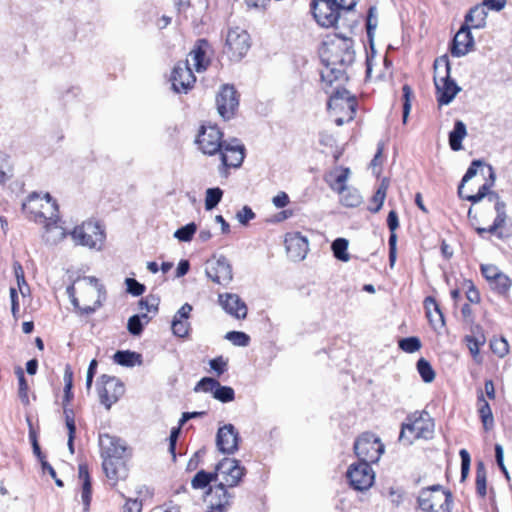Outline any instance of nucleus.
Wrapping results in <instances>:
<instances>
[{
  "instance_id": "9",
  "label": "nucleus",
  "mask_w": 512,
  "mask_h": 512,
  "mask_svg": "<svg viewBox=\"0 0 512 512\" xmlns=\"http://www.w3.org/2000/svg\"><path fill=\"white\" fill-rule=\"evenodd\" d=\"M214 473L218 483L233 488L239 485L246 469L235 458H223L216 464Z\"/></svg>"
},
{
  "instance_id": "27",
  "label": "nucleus",
  "mask_w": 512,
  "mask_h": 512,
  "mask_svg": "<svg viewBox=\"0 0 512 512\" xmlns=\"http://www.w3.org/2000/svg\"><path fill=\"white\" fill-rule=\"evenodd\" d=\"M192 311L189 303L183 304L176 312L171 323V329L175 336L184 338L189 334L190 323L188 321Z\"/></svg>"
},
{
  "instance_id": "15",
  "label": "nucleus",
  "mask_w": 512,
  "mask_h": 512,
  "mask_svg": "<svg viewBox=\"0 0 512 512\" xmlns=\"http://www.w3.org/2000/svg\"><path fill=\"white\" fill-rule=\"evenodd\" d=\"M244 151L245 147L239 140L226 142L218 152L221 159L220 173L227 175L229 168L240 167L245 157Z\"/></svg>"
},
{
  "instance_id": "36",
  "label": "nucleus",
  "mask_w": 512,
  "mask_h": 512,
  "mask_svg": "<svg viewBox=\"0 0 512 512\" xmlns=\"http://www.w3.org/2000/svg\"><path fill=\"white\" fill-rule=\"evenodd\" d=\"M113 359L115 363L125 367H133L142 363L141 355L130 350L117 351Z\"/></svg>"
},
{
  "instance_id": "10",
  "label": "nucleus",
  "mask_w": 512,
  "mask_h": 512,
  "mask_svg": "<svg viewBox=\"0 0 512 512\" xmlns=\"http://www.w3.org/2000/svg\"><path fill=\"white\" fill-rule=\"evenodd\" d=\"M223 133L216 125H202L196 138L199 150L206 155L217 154L225 145Z\"/></svg>"
},
{
  "instance_id": "37",
  "label": "nucleus",
  "mask_w": 512,
  "mask_h": 512,
  "mask_svg": "<svg viewBox=\"0 0 512 512\" xmlns=\"http://www.w3.org/2000/svg\"><path fill=\"white\" fill-rule=\"evenodd\" d=\"M465 342L473 359L480 363L482 360L480 357V347L484 345L485 337L482 334L467 335L465 336Z\"/></svg>"
},
{
  "instance_id": "49",
  "label": "nucleus",
  "mask_w": 512,
  "mask_h": 512,
  "mask_svg": "<svg viewBox=\"0 0 512 512\" xmlns=\"http://www.w3.org/2000/svg\"><path fill=\"white\" fill-rule=\"evenodd\" d=\"M490 286L498 294L504 295L511 288V280L507 275L501 273L490 283Z\"/></svg>"
},
{
  "instance_id": "31",
  "label": "nucleus",
  "mask_w": 512,
  "mask_h": 512,
  "mask_svg": "<svg viewBox=\"0 0 512 512\" xmlns=\"http://www.w3.org/2000/svg\"><path fill=\"white\" fill-rule=\"evenodd\" d=\"M208 48V42L204 39H200L197 41L196 46L189 54V57L197 72L206 70L207 66L209 65V59L206 57Z\"/></svg>"
},
{
  "instance_id": "55",
  "label": "nucleus",
  "mask_w": 512,
  "mask_h": 512,
  "mask_svg": "<svg viewBox=\"0 0 512 512\" xmlns=\"http://www.w3.org/2000/svg\"><path fill=\"white\" fill-rule=\"evenodd\" d=\"M484 165H485V163L482 160H479V159L473 160L471 162L469 168L467 169L466 173L464 174L459 187H461V189L463 190L465 183H467L469 180H471L473 177H475L477 174L478 168L481 166H484Z\"/></svg>"
},
{
  "instance_id": "52",
  "label": "nucleus",
  "mask_w": 512,
  "mask_h": 512,
  "mask_svg": "<svg viewBox=\"0 0 512 512\" xmlns=\"http://www.w3.org/2000/svg\"><path fill=\"white\" fill-rule=\"evenodd\" d=\"M225 339L232 342L235 346L240 347L247 346L250 341V337L246 333L240 331H230L226 333Z\"/></svg>"
},
{
  "instance_id": "28",
  "label": "nucleus",
  "mask_w": 512,
  "mask_h": 512,
  "mask_svg": "<svg viewBox=\"0 0 512 512\" xmlns=\"http://www.w3.org/2000/svg\"><path fill=\"white\" fill-rule=\"evenodd\" d=\"M496 217L493 224L488 228H477L476 231L480 236L484 233H490L497 236L499 239L508 238L512 235L511 232L505 231V225L507 221L506 211H503V205L498 203Z\"/></svg>"
},
{
  "instance_id": "4",
  "label": "nucleus",
  "mask_w": 512,
  "mask_h": 512,
  "mask_svg": "<svg viewBox=\"0 0 512 512\" xmlns=\"http://www.w3.org/2000/svg\"><path fill=\"white\" fill-rule=\"evenodd\" d=\"M434 433V422L425 412H415L406 418L402 424L399 440L412 444L415 439H429Z\"/></svg>"
},
{
  "instance_id": "60",
  "label": "nucleus",
  "mask_w": 512,
  "mask_h": 512,
  "mask_svg": "<svg viewBox=\"0 0 512 512\" xmlns=\"http://www.w3.org/2000/svg\"><path fill=\"white\" fill-rule=\"evenodd\" d=\"M255 213L249 206H244L241 210H239L236 214V219L242 225H247L249 221L255 218Z\"/></svg>"
},
{
  "instance_id": "32",
  "label": "nucleus",
  "mask_w": 512,
  "mask_h": 512,
  "mask_svg": "<svg viewBox=\"0 0 512 512\" xmlns=\"http://www.w3.org/2000/svg\"><path fill=\"white\" fill-rule=\"evenodd\" d=\"M487 10L482 4L475 5L465 15L464 26L470 29H482L486 26Z\"/></svg>"
},
{
  "instance_id": "43",
  "label": "nucleus",
  "mask_w": 512,
  "mask_h": 512,
  "mask_svg": "<svg viewBox=\"0 0 512 512\" xmlns=\"http://www.w3.org/2000/svg\"><path fill=\"white\" fill-rule=\"evenodd\" d=\"M487 473L483 462H478L476 467V491L484 498L487 494Z\"/></svg>"
},
{
  "instance_id": "8",
  "label": "nucleus",
  "mask_w": 512,
  "mask_h": 512,
  "mask_svg": "<svg viewBox=\"0 0 512 512\" xmlns=\"http://www.w3.org/2000/svg\"><path fill=\"white\" fill-rule=\"evenodd\" d=\"M385 446L373 433H363L354 443V452L360 462L376 463L384 453Z\"/></svg>"
},
{
  "instance_id": "6",
  "label": "nucleus",
  "mask_w": 512,
  "mask_h": 512,
  "mask_svg": "<svg viewBox=\"0 0 512 512\" xmlns=\"http://www.w3.org/2000/svg\"><path fill=\"white\" fill-rule=\"evenodd\" d=\"M22 208L31 215V219L39 223L53 220L58 216V205L49 193L43 196L36 192L31 193Z\"/></svg>"
},
{
  "instance_id": "63",
  "label": "nucleus",
  "mask_w": 512,
  "mask_h": 512,
  "mask_svg": "<svg viewBox=\"0 0 512 512\" xmlns=\"http://www.w3.org/2000/svg\"><path fill=\"white\" fill-rule=\"evenodd\" d=\"M139 304L141 309H146L148 312H156L158 309V300L154 297L141 299Z\"/></svg>"
},
{
  "instance_id": "23",
  "label": "nucleus",
  "mask_w": 512,
  "mask_h": 512,
  "mask_svg": "<svg viewBox=\"0 0 512 512\" xmlns=\"http://www.w3.org/2000/svg\"><path fill=\"white\" fill-rule=\"evenodd\" d=\"M219 304L226 313L236 319H245L247 316V306L245 302L234 293H224L218 296Z\"/></svg>"
},
{
  "instance_id": "45",
  "label": "nucleus",
  "mask_w": 512,
  "mask_h": 512,
  "mask_svg": "<svg viewBox=\"0 0 512 512\" xmlns=\"http://www.w3.org/2000/svg\"><path fill=\"white\" fill-rule=\"evenodd\" d=\"M223 197V190L219 187L208 188L205 192V209L210 211L214 209Z\"/></svg>"
},
{
  "instance_id": "57",
  "label": "nucleus",
  "mask_w": 512,
  "mask_h": 512,
  "mask_svg": "<svg viewBox=\"0 0 512 512\" xmlns=\"http://www.w3.org/2000/svg\"><path fill=\"white\" fill-rule=\"evenodd\" d=\"M127 291L133 296H140L145 292V286L134 278H126Z\"/></svg>"
},
{
  "instance_id": "42",
  "label": "nucleus",
  "mask_w": 512,
  "mask_h": 512,
  "mask_svg": "<svg viewBox=\"0 0 512 512\" xmlns=\"http://www.w3.org/2000/svg\"><path fill=\"white\" fill-rule=\"evenodd\" d=\"M64 415H65L66 427L68 429L67 445H68L69 451L71 453H74V439H75L76 425H75L73 410L68 409L64 405Z\"/></svg>"
},
{
  "instance_id": "22",
  "label": "nucleus",
  "mask_w": 512,
  "mask_h": 512,
  "mask_svg": "<svg viewBox=\"0 0 512 512\" xmlns=\"http://www.w3.org/2000/svg\"><path fill=\"white\" fill-rule=\"evenodd\" d=\"M228 488L229 487L220 483L209 486V489L206 493L209 503L208 508L226 512L231 504V499L233 497V495L228 492Z\"/></svg>"
},
{
  "instance_id": "51",
  "label": "nucleus",
  "mask_w": 512,
  "mask_h": 512,
  "mask_svg": "<svg viewBox=\"0 0 512 512\" xmlns=\"http://www.w3.org/2000/svg\"><path fill=\"white\" fill-rule=\"evenodd\" d=\"M142 318H144L146 320V322L149 321V318L147 317L146 314L133 315L129 318L128 324H127V329L129 331V333H131L134 336H138L142 333V330H143V324L141 322Z\"/></svg>"
},
{
  "instance_id": "48",
  "label": "nucleus",
  "mask_w": 512,
  "mask_h": 512,
  "mask_svg": "<svg viewBox=\"0 0 512 512\" xmlns=\"http://www.w3.org/2000/svg\"><path fill=\"white\" fill-rule=\"evenodd\" d=\"M417 370L424 382L430 383L435 379V372L425 358H420L417 361Z\"/></svg>"
},
{
  "instance_id": "14",
  "label": "nucleus",
  "mask_w": 512,
  "mask_h": 512,
  "mask_svg": "<svg viewBox=\"0 0 512 512\" xmlns=\"http://www.w3.org/2000/svg\"><path fill=\"white\" fill-rule=\"evenodd\" d=\"M346 476L351 487L358 491L369 489L375 480V473L370 464L360 461L349 466Z\"/></svg>"
},
{
  "instance_id": "47",
  "label": "nucleus",
  "mask_w": 512,
  "mask_h": 512,
  "mask_svg": "<svg viewBox=\"0 0 512 512\" xmlns=\"http://www.w3.org/2000/svg\"><path fill=\"white\" fill-rule=\"evenodd\" d=\"M15 374L18 378V384H19V388H18V395H19V398L20 400L22 401V403L24 404H28L29 403V397H28V390H29V387H28V383L25 379V375H24V371L21 367H16L15 369Z\"/></svg>"
},
{
  "instance_id": "46",
  "label": "nucleus",
  "mask_w": 512,
  "mask_h": 512,
  "mask_svg": "<svg viewBox=\"0 0 512 512\" xmlns=\"http://www.w3.org/2000/svg\"><path fill=\"white\" fill-rule=\"evenodd\" d=\"M344 100L343 103L347 106V114H336L335 123L337 126H342L344 123L352 121L356 114L357 101L349 100L348 98Z\"/></svg>"
},
{
  "instance_id": "25",
  "label": "nucleus",
  "mask_w": 512,
  "mask_h": 512,
  "mask_svg": "<svg viewBox=\"0 0 512 512\" xmlns=\"http://www.w3.org/2000/svg\"><path fill=\"white\" fill-rule=\"evenodd\" d=\"M286 251L293 261L303 260L309 250L308 240L300 233L288 235L285 239Z\"/></svg>"
},
{
  "instance_id": "24",
  "label": "nucleus",
  "mask_w": 512,
  "mask_h": 512,
  "mask_svg": "<svg viewBox=\"0 0 512 512\" xmlns=\"http://www.w3.org/2000/svg\"><path fill=\"white\" fill-rule=\"evenodd\" d=\"M474 47V38L471 29L468 26L462 25L459 31L454 36L451 54L454 57H463L467 55Z\"/></svg>"
},
{
  "instance_id": "3",
  "label": "nucleus",
  "mask_w": 512,
  "mask_h": 512,
  "mask_svg": "<svg viewBox=\"0 0 512 512\" xmlns=\"http://www.w3.org/2000/svg\"><path fill=\"white\" fill-rule=\"evenodd\" d=\"M434 69L437 101L440 105H448L461 91V88L450 77V63L446 56L435 61Z\"/></svg>"
},
{
  "instance_id": "58",
  "label": "nucleus",
  "mask_w": 512,
  "mask_h": 512,
  "mask_svg": "<svg viewBox=\"0 0 512 512\" xmlns=\"http://www.w3.org/2000/svg\"><path fill=\"white\" fill-rule=\"evenodd\" d=\"M481 272L489 283H491L498 275L502 273L497 266L492 264L481 265Z\"/></svg>"
},
{
  "instance_id": "11",
  "label": "nucleus",
  "mask_w": 512,
  "mask_h": 512,
  "mask_svg": "<svg viewBox=\"0 0 512 512\" xmlns=\"http://www.w3.org/2000/svg\"><path fill=\"white\" fill-rule=\"evenodd\" d=\"M250 36L246 30L234 27L228 30L225 53L233 61H240L250 49Z\"/></svg>"
},
{
  "instance_id": "34",
  "label": "nucleus",
  "mask_w": 512,
  "mask_h": 512,
  "mask_svg": "<svg viewBox=\"0 0 512 512\" xmlns=\"http://www.w3.org/2000/svg\"><path fill=\"white\" fill-rule=\"evenodd\" d=\"M78 476L82 481L81 498L84 505V512H87L91 503V483L88 469L85 465H79Z\"/></svg>"
},
{
  "instance_id": "19",
  "label": "nucleus",
  "mask_w": 512,
  "mask_h": 512,
  "mask_svg": "<svg viewBox=\"0 0 512 512\" xmlns=\"http://www.w3.org/2000/svg\"><path fill=\"white\" fill-rule=\"evenodd\" d=\"M195 392L203 391L205 393H212L213 397L223 403H228L234 400L235 392L232 387L223 386L214 378H202L194 388Z\"/></svg>"
},
{
  "instance_id": "29",
  "label": "nucleus",
  "mask_w": 512,
  "mask_h": 512,
  "mask_svg": "<svg viewBox=\"0 0 512 512\" xmlns=\"http://www.w3.org/2000/svg\"><path fill=\"white\" fill-rule=\"evenodd\" d=\"M350 174L351 172L349 168L337 167L328 174L326 181L333 191L342 193L347 188V181Z\"/></svg>"
},
{
  "instance_id": "5",
  "label": "nucleus",
  "mask_w": 512,
  "mask_h": 512,
  "mask_svg": "<svg viewBox=\"0 0 512 512\" xmlns=\"http://www.w3.org/2000/svg\"><path fill=\"white\" fill-rule=\"evenodd\" d=\"M423 512H451L453 496L450 491L437 484L423 488L417 498Z\"/></svg>"
},
{
  "instance_id": "35",
  "label": "nucleus",
  "mask_w": 512,
  "mask_h": 512,
  "mask_svg": "<svg viewBox=\"0 0 512 512\" xmlns=\"http://www.w3.org/2000/svg\"><path fill=\"white\" fill-rule=\"evenodd\" d=\"M467 135L466 125L457 120L454 124L453 130L449 133V145L453 151L462 149V141Z\"/></svg>"
},
{
  "instance_id": "61",
  "label": "nucleus",
  "mask_w": 512,
  "mask_h": 512,
  "mask_svg": "<svg viewBox=\"0 0 512 512\" xmlns=\"http://www.w3.org/2000/svg\"><path fill=\"white\" fill-rule=\"evenodd\" d=\"M227 364V360L222 356L216 357L209 362L211 369L215 371L218 376L222 375L226 371Z\"/></svg>"
},
{
  "instance_id": "64",
  "label": "nucleus",
  "mask_w": 512,
  "mask_h": 512,
  "mask_svg": "<svg viewBox=\"0 0 512 512\" xmlns=\"http://www.w3.org/2000/svg\"><path fill=\"white\" fill-rule=\"evenodd\" d=\"M142 503L137 499H128L123 507L124 512H141Z\"/></svg>"
},
{
  "instance_id": "41",
  "label": "nucleus",
  "mask_w": 512,
  "mask_h": 512,
  "mask_svg": "<svg viewBox=\"0 0 512 512\" xmlns=\"http://www.w3.org/2000/svg\"><path fill=\"white\" fill-rule=\"evenodd\" d=\"M348 245V240L345 238L334 240L331 245L334 257L342 262H348L350 260V255L347 251Z\"/></svg>"
},
{
  "instance_id": "7",
  "label": "nucleus",
  "mask_w": 512,
  "mask_h": 512,
  "mask_svg": "<svg viewBox=\"0 0 512 512\" xmlns=\"http://www.w3.org/2000/svg\"><path fill=\"white\" fill-rule=\"evenodd\" d=\"M73 241L77 245L85 246L90 249H101L105 232L101 225L95 221H86L74 228L70 233Z\"/></svg>"
},
{
  "instance_id": "30",
  "label": "nucleus",
  "mask_w": 512,
  "mask_h": 512,
  "mask_svg": "<svg viewBox=\"0 0 512 512\" xmlns=\"http://www.w3.org/2000/svg\"><path fill=\"white\" fill-rule=\"evenodd\" d=\"M58 218L57 216L53 220L43 222L45 229L43 239L47 244L55 245L62 241L67 235L66 230L58 224Z\"/></svg>"
},
{
  "instance_id": "16",
  "label": "nucleus",
  "mask_w": 512,
  "mask_h": 512,
  "mask_svg": "<svg viewBox=\"0 0 512 512\" xmlns=\"http://www.w3.org/2000/svg\"><path fill=\"white\" fill-rule=\"evenodd\" d=\"M101 386L99 388L100 402L107 408L118 401L124 394L123 383L114 376L102 375L100 378Z\"/></svg>"
},
{
  "instance_id": "54",
  "label": "nucleus",
  "mask_w": 512,
  "mask_h": 512,
  "mask_svg": "<svg viewBox=\"0 0 512 512\" xmlns=\"http://www.w3.org/2000/svg\"><path fill=\"white\" fill-rule=\"evenodd\" d=\"M399 347L407 353H414L421 348L420 339L417 337H407L399 341Z\"/></svg>"
},
{
  "instance_id": "62",
  "label": "nucleus",
  "mask_w": 512,
  "mask_h": 512,
  "mask_svg": "<svg viewBox=\"0 0 512 512\" xmlns=\"http://www.w3.org/2000/svg\"><path fill=\"white\" fill-rule=\"evenodd\" d=\"M481 4L486 10L501 11L506 6V0H483Z\"/></svg>"
},
{
  "instance_id": "40",
  "label": "nucleus",
  "mask_w": 512,
  "mask_h": 512,
  "mask_svg": "<svg viewBox=\"0 0 512 512\" xmlns=\"http://www.w3.org/2000/svg\"><path fill=\"white\" fill-rule=\"evenodd\" d=\"M387 189H388V181L386 179H383L371 199V203L374 204V206H369L368 209L370 212L377 213L382 208L383 203L386 198Z\"/></svg>"
},
{
  "instance_id": "18",
  "label": "nucleus",
  "mask_w": 512,
  "mask_h": 512,
  "mask_svg": "<svg viewBox=\"0 0 512 512\" xmlns=\"http://www.w3.org/2000/svg\"><path fill=\"white\" fill-rule=\"evenodd\" d=\"M205 272L207 277L217 284L227 285L233 279L231 264L225 256L208 261Z\"/></svg>"
},
{
  "instance_id": "1",
  "label": "nucleus",
  "mask_w": 512,
  "mask_h": 512,
  "mask_svg": "<svg viewBox=\"0 0 512 512\" xmlns=\"http://www.w3.org/2000/svg\"><path fill=\"white\" fill-rule=\"evenodd\" d=\"M320 57L324 64L321 80L327 87L347 80L346 69L354 62L355 51L350 38L334 35L323 43Z\"/></svg>"
},
{
  "instance_id": "33",
  "label": "nucleus",
  "mask_w": 512,
  "mask_h": 512,
  "mask_svg": "<svg viewBox=\"0 0 512 512\" xmlns=\"http://www.w3.org/2000/svg\"><path fill=\"white\" fill-rule=\"evenodd\" d=\"M426 314L434 330L442 329L445 325L444 315L439 304L433 297H427L424 301Z\"/></svg>"
},
{
  "instance_id": "21",
  "label": "nucleus",
  "mask_w": 512,
  "mask_h": 512,
  "mask_svg": "<svg viewBox=\"0 0 512 512\" xmlns=\"http://www.w3.org/2000/svg\"><path fill=\"white\" fill-rule=\"evenodd\" d=\"M239 433L232 424H226L218 429L216 445L223 454H234L238 450Z\"/></svg>"
},
{
  "instance_id": "17",
  "label": "nucleus",
  "mask_w": 512,
  "mask_h": 512,
  "mask_svg": "<svg viewBox=\"0 0 512 512\" xmlns=\"http://www.w3.org/2000/svg\"><path fill=\"white\" fill-rule=\"evenodd\" d=\"M170 81L173 90L177 93H187L193 87L196 77L191 70L189 60L180 61L174 66Z\"/></svg>"
},
{
  "instance_id": "44",
  "label": "nucleus",
  "mask_w": 512,
  "mask_h": 512,
  "mask_svg": "<svg viewBox=\"0 0 512 512\" xmlns=\"http://www.w3.org/2000/svg\"><path fill=\"white\" fill-rule=\"evenodd\" d=\"M340 195V202L346 207H357L362 201V197L356 189L347 187Z\"/></svg>"
},
{
  "instance_id": "39",
  "label": "nucleus",
  "mask_w": 512,
  "mask_h": 512,
  "mask_svg": "<svg viewBox=\"0 0 512 512\" xmlns=\"http://www.w3.org/2000/svg\"><path fill=\"white\" fill-rule=\"evenodd\" d=\"M212 482H217L214 471L207 472L205 470H200L194 475L191 481V486L194 489H204Z\"/></svg>"
},
{
  "instance_id": "50",
  "label": "nucleus",
  "mask_w": 512,
  "mask_h": 512,
  "mask_svg": "<svg viewBox=\"0 0 512 512\" xmlns=\"http://www.w3.org/2000/svg\"><path fill=\"white\" fill-rule=\"evenodd\" d=\"M197 230V226L194 222L188 223L187 225L177 229L174 233V237L179 241L189 242L192 240L193 235Z\"/></svg>"
},
{
  "instance_id": "13",
  "label": "nucleus",
  "mask_w": 512,
  "mask_h": 512,
  "mask_svg": "<svg viewBox=\"0 0 512 512\" xmlns=\"http://www.w3.org/2000/svg\"><path fill=\"white\" fill-rule=\"evenodd\" d=\"M313 16L322 27H334L342 9L337 0H314L311 5Z\"/></svg>"
},
{
  "instance_id": "38",
  "label": "nucleus",
  "mask_w": 512,
  "mask_h": 512,
  "mask_svg": "<svg viewBox=\"0 0 512 512\" xmlns=\"http://www.w3.org/2000/svg\"><path fill=\"white\" fill-rule=\"evenodd\" d=\"M478 401L480 403L479 406V415L481 421L483 423V427L486 431L490 430L493 427L494 419L492 415V411L489 403L485 400L483 394L478 397Z\"/></svg>"
},
{
  "instance_id": "26",
  "label": "nucleus",
  "mask_w": 512,
  "mask_h": 512,
  "mask_svg": "<svg viewBox=\"0 0 512 512\" xmlns=\"http://www.w3.org/2000/svg\"><path fill=\"white\" fill-rule=\"evenodd\" d=\"M339 83L334 91H329L326 85H324V89L327 94H330V98L328 101V109L331 110L334 114H347V106L343 102L344 99L348 98L349 100L357 101L355 96L351 95L350 92L346 89H341Z\"/></svg>"
},
{
  "instance_id": "59",
  "label": "nucleus",
  "mask_w": 512,
  "mask_h": 512,
  "mask_svg": "<svg viewBox=\"0 0 512 512\" xmlns=\"http://www.w3.org/2000/svg\"><path fill=\"white\" fill-rule=\"evenodd\" d=\"M459 455L461 458V478L464 480L470 470L471 458L469 452L466 449H461Z\"/></svg>"
},
{
  "instance_id": "56",
  "label": "nucleus",
  "mask_w": 512,
  "mask_h": 512,
  "mask_svg": "<svg viewBox=\"0 0 512 512\" xmlns=\"http://www.w3.org/2000/svg\"><path fill=\"white\" fill-rule=\"evenodd\" d=\"M403 91V123L405 124L407 122L409 113L411 111V96H412V89L409 85H404L402 88Z\"/></svg>"
},
{
  "instance_id": "53",
  "label": "nucleus",
  "mask_w": 512,
  "mask_h": 512,
  "mask_svg": "<svg viewBox=\"0 0 512 512\" xmlns=\"http://www.w3.org/2000/svg\"><path fill=\"white\" fill-rule=\"evenodd\" d=\"M490 348L494 354L504 357L509 352V345L505 338H495L490 342Z\"/></svg>"
},
{
  "instance_id": "2",
  "label": "nucleus",
  "mask_w": 512,
  "mask_h": 512,
  "mask_svg": "<svg viewBox=\"0 0 512 512\" xmlns=\"http://www.w3.org/2000/svg\"><path fill=\"white\" fill-rule=\"evenodd\" d=\"M99 447L103 459V469L111 480H119L126 477V466L123 457L126 446L119 438L104 433L99 435Z\"/></svg>"
},
{
  "instance_id": "12",
  "label": "nucleus",
  "mask_w": 512,
  "mask_h": 512,
  "mask_svg": "<svg viewBox=\"0 0 512 512\" xmlns=\"http://www.w3.org/2000/svg\"><path fill=\"white\" fill-rule=\"evenodd\" d=\"M487 168L489 170V180L485 182L479 189L476 194H464L461 187H458V195L460 198L465 199L467 201H470L473 204H476L483 200L484 198H487L489 202L494 203V209L497 211L498 203L503 205V211H506V204L501 199L498 193L495 191H492L491 188L493 187L495 180H496V174L491 165H487Z\"/></svg>"
},
{
  "instance_id": "20",
  "label": "nucleus",
  "mask_w": 512,
  "mask_h": 512,
  "mask_svg": "<svg viewBox=\"0 0 512 512\" xmlns=\"http://www.w3.org/2000/svg\"><path fill=\"white\" fill-rule=\"evenodd\" d=\"M218 113L226 120L231 119L239 105L237 92L233 86L224 85L216 97Z\"/></svg>"
}]
</instances>
